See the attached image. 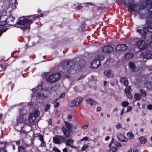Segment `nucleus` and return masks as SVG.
<instances>
[{
	"mask_svg": "<svg viewBox=\"0 0 152 152\" xmlns=\"http://www.w3.org/2000/svg\"><path fill=\"white\" fill-rule=\"evenodd\" d=\"M43 14H41L37 16L35 15L27 16L26 17V18L23 17L22 19L19 20L16 23V24L18 25L17 27L21 28L23 31H25L26 29L30 28L31 24L33 23V21L36 19L43 17Z\"/></svg>",
	"mask_w": 152,
	"mask_h": 152,
	"instance_id": "f257e3e1",
	"label": "nucleus"
},
{
	"mask_svg": "<svg viewBox=\"0 0 152 152\" xmlns=\"http://www.w3.org/2000/svg\"><path fill=\"white\" fill-rule=\"evenodd\" d=\"M66 127L63 126L61 127V130L65 138L68 139L70 137V132L72 129V124L66 121H64Z\"/></svg>",
	"mask_w": 152,
	"mask_h": 152,
	"instance_id": "f03ea898",
	"label": "nucleus"
},
{
	"mask_svg": "<svg viewBox=\"0 0 152 152\" xmlns=\"http://www.w3.org/2000/svg\"><path fill=\"white\" fill-rule=\"evenodd\" d=\"M61 74L59 73H56L50 75L47 79V81L50 83H53L61 78Z\"/></svg>",
	"mask_w": 152,
	"mask_h": 152,
	"instance_id": "7ed1b4c3",
	"label": "nucleus"
},
{
	"mask_svg": "<svg viewBox=\"0 0 152 152\" xmlns=\"http://www.w3.org/2000/svg\"><path fill=\"white\" fill-rule=\"evenodd\" d=\"M142 7L138 4H130L128 6V11L130 13L133 12H139L141 9Z\"/></svg>",
	"mask_w": 152,
	"mask_h": 152,
	"instance_id": "20e7f679",
	"label": "nucleus"
},
{
	"mask_svg": "<svg viewBox=\"0 0 152 152\" xmlns=\"http://www.w3.org/2000/svg\"><path fill=\"white\" fill-rule=\"evenodd\" d=\"M53 141L55 144H59L63 143L65 141L66 139L63 136L61 135H56L53 137Z\"/></svg>",
	"mask_w": 152,
	"mask_h": 152,
	"instance_id": "39448f33",
	"label": "nucleus"
},
{
	"mask_svg": "<svg viewBox=\"0 0 152 152\" xmlns=\"http://www.w3.org/2000/svg\"><path fill=\"white\" fill-rule=\"evenodd\" d=\"M136 45L140 51L145 50L147 48V45L145 41L142 40L138 41L136 43Z\"/></svg>",
	"mask_w": 152,
	"mask_h": 152,
	"instance_id": "423d86ee",
	"label": "nucleus"
},
{
	"mask_svg": "<svg viewBox=\"0 0 152 152\" xmlns=\"http://www.w3.org/2000/svg\"><path fill=\"white\" fill-rule=\"evenodd\" d=\"M74 65V63L72 61H67L65 66H63L62 67L65 72H68Z\"/></svg>",
	"mask_w": 152,
	"mask_h": 152,
	"instance_id": "0eeeda50",
	"label": "nucleus"
},
{
	"mask_svg": "<svg viewBox=\"0 0 152 152\" xmlns=\"http://www.w3.org/2000/svg\"><path fill=\"white\" fill-rule=\"evenodd\" d=\"M38 95L39 97L47 98L51 96V92L50 90L46 89L44 93H41V92H38Z\"/></svg>",
	"mask_w": 152,
	"mask_h": 152,
	"instance_id": "6e6552de",
	"label": "nucleus"
},
{
	"mask_svg": "<svg viewBox=\"0 0 152 152\" xmlns=\"http://www.w3.org/2000/svg\"><path fill=\"white\" fill-rule=\"evenodd\" d=\"M114 48L111 45H106L102 49V51L105 53H110L113 51Z\"/></svg>",
	"mask_w": 152,
	"mask_h": 152,
	"instance_id": "1a4fd4ad",
	"label": "nucleus"
},
{
	"mask_svg": "<svg viewBox=\"0 0 152 152\" xmlns=\"http://www.w3.org/2000/svg\"><path fill=\"white\" fill-rule=\"evenodd\" d=\"M101 65V62L96 59L93 61L91 63V67L93 68H96L98 67Z\"/></svg>",
	"mask_w": 152,
	"mask_h": 152,
	"instance_id": "9d476101",
	"label": "nucleus"
},
{
	"mask_svg": "<svg viewBox=\"0 0 152 152\" xmlns=\"http://www.w3.org/2000/svg\"><path fill=\"white\" fill-rule=\"evenodd\" d=\"M141 56L144 58L148 59L151 57V53L150 51L146 50L145 51L141 53Z\"/></svg>",
	"mask_w": 152,
	"mask_h": 152,
	"instance_id": "9b49d317",
	"label": "nucleus"
},
{
	"mask_svg": "<svg viewBox=\"0 0 152 152\" xmlns=\"http://www.w3.org/2000/svg\"><path fill=\"white\" fill-rule=\"evenodd\" d=\"M117 137L119 141L122 142H126L128 139L125 136L121 133H118L117 134Z\"/></svg>",
	"mask_w": 152,
	"mask_h": 152,
	"instance_id": "f8f14e48",
	"label": "nucleus"
},
{
	"mask_svg": "<svg viewBox=\"0 0 152 152\" xmlns=\"http://www.w3.org/2000/svg\"><path fill=\"white\" fill-rule=\"evenodd\" d=\"M137 31L141 35L142 37L143 38L145 39L146 38L147 33L144 30L139 29L137 30Z\"/></svg>",
	"mask_w": 152,
	"mask_h": 152,
	"instance_id": "ddd939ff",
	"label": "nucleus"
},
{
	"mask_svg": "<svg viewBox=\"0 0 152 152\" xmlns=\"http://www.w3.org/2000/svg\"><path fill=\"white\" fill-rule=\"evenodd\" d=\"M86 102L87 104H90L91 105H95L97 104V102L95 100L90 98L87 99Z\"/></svg>",
	"mask_w": 152,
	"mask_h": 152,
	"instance_id": "4468645a",
	"label": "nucleus"
},
{
	"mask_svg": "<svg viewBox=\"0 0 152 152\" xmlns=\"http://www.w3.org/2000/svg\"><path fill=\"white\" fill-rule=\"evenodd\" d=\"M149 24L147 26L143 27L142 28L146 31L152 33V22H150Z\"/></svg>",
	"mask_w": 152,
	"mask_h": 152,
	"instance_id": "2eb2a0df",
	"label": "nucleus"
},
{
	"mask_svg": "<svg viewBox=\"0 0 152 152\" xmlns=\"http://www.w3.org/2000/svg\"><path fill=\"white\" fill-rule=\"evenodd\" d=\"M151 0V1L149 0L146 1V3L148 8H149V11H150L151 13V16L152 18V0Z\"/></svg>",
	"mask_w": 152,
	"mask_h": 152,
	"instance_id": "dca6fc26",
	"label": "nucleus"
},
{
	"mask_svg": "<svg viewBox=\"0 0 152 152\" xmlns=\"http://www.w3.org/2000/svg\"><path fill=\"white\" fill-rule=\"evenodd\" d=\"M120 82L124 84V86H128L129 84V81L128 79L125 77H122L120 78Z\"/></svg>",
	"mask_w": 152,
	"mask_h": 152,
	"instance_id": "f3484780",
	"label": "nucleus"
},
{
	"mask_svg": "<svg viewBox=\"0 0 152 152\" xmlns=\"http://www.w3.org/2000/svg\"><path fill=\"white\" fill-rule=\"evenodd\" d=\"M129 68L131 69V71L132 72H135V69L136 66L133 62H130L129 64Z\"/></svg>",
	"mask_w": 152,
	"mask_h": 152,
	"instance_id": "a211bd4d",
	"label": "nucleus"
},
{
	"mask_svg": "<svg viewBox=\"0 0 152 152\" xmlns=\"http://www.w3.org/2000/svg\"><path fill=\"white\" fill-rule=\"evenodd\" d=\"M15 18L14 17L12 16L8 18L7 20V23H9L10 25H13L14 24V21L15 20Z\"/></svg>",
	"mask_w": 152,
	"mask_h": 152,
	"instance_id": "6ab92c4d",
	"label": "nucleus"
},
{
	"mask_svg": "<svg viewBox=\"0 0 152 152\" xmlns=\"http://www.w3.org/2000/svg\"><path fill=\"white\" fill-rule=\"evenodd\" d=\"M134 56V54L132 53H128L126 54L125 55V58L127 59H129L132 58Z\"/></svg>",
	"mask_w": 152,
	"mask_h": 152,
	"instance_id": "aec40b11",
	"label": "nucleus"
},
{
	"mask_svg": "<svg viewBox=\"0 0 152 152\" xmlns=\"http://www.w3.org/2000/svg\"><path fill=\"white\" fill-rule=\"evenodd\" d=\"M104 75L108 78L112 77V75L111 74V71L110 69L108 70H105L104 72Z\"/></svg>",
	"mask_w": 152,
	"mask_h": 152,
	"instance_id": "412c9836",
	"label": "nucleus"
},
{
	"mask_svg": "<svg viewBox=\"0 0 152 152\" xmlns=\"http://www.w3.org/2000/svg\"><path fill=\"white\" fill-rule=\"evenodd\" d=\"M86 61L83 60L81 59L78 62L79 66L81 68H83L85 66Z\"/></svg>",
	"mask_w": 152,
	"mask_h": 152,
	"instance_id": "4be33fe9",
	"label": "nucleus"
},
{
	"mask_svg": "<svg viewBox=\"0 0 152 152\" xmlns=\"http://www.w3.org/2000/svg\"><path fill=\"white\" fill-rule=\"evenodd\" d=\"M152 83L151 81H147L144 84V86L147 89H150L151 88Z\"/></svg>",
	"mask_w": 152,
	"mask_h": 152,
	"instance_id": "5701e85b",
	"label": "nucleus"
},
{
	"mask_svg": "<svg viewBox=\"0 0 152 152\" xmlns=\"http://www.w3.org/2000/svg\"><path fill=\"white\" fill-rule=\"evenodd\" d=\"M76 102H77V101L75 100V99L71 101L69 103V106L71 107H73L77 105Z\"/></svg>",
	"mask_w": 152,
	"mask_h": 152,
	"instance_id": "b1692460",
	"label": "nucleus"
},
{
	"mask_svg": "<svg viewBox=\"0 0 152 152\" xmlns=\"http://www.w3.org/2000/svg\"><path fill=\"white\" fill-rule=\"evenodd\" d=\"M140 142L141 143L145 144L147 142L146 138L144 137H140L139 138Z\"/></svg>",
	"mask_w": 152,
	"mask_h": 152,
	"instance_id": "393cba45",
	"label": "nucleus"
},
{
	"mask_svg": "<svg viewBox=\"0 0 152 152\" xmlns=\"http://www.w3.org/2000/svg\"><path fill=\"white\" fill-rule=\"evenodd\" d=\"M17 152H26L25 148L21 146H19L18 147Z\"/></svg>",
	"mask_w": 152,
	"mask_h": 152,
	"instance_id": "a878e982",
	"label": "nucleus"
},
{
	"mask_svg": "<svg viewBox=\"0 0 152 152\" xmlns=\"http://www.w3.org/2000/svg\"><path fill=\"white\" fill-rule=\"evenodd\" d=\"M126 135L130 140L132 139L134 137V135L132 132H128L126 134Z\"/></svg>",
	"mask_w": 152,
	"mask_h": 152,
	"instance_id": "bb28decb",
	"label": "nucleus"
},
{
	"mask_svg": "<svg viewBox=\"0 0 152 152\" xmlns=\"http://www.w3.org/2000/svg\"><path fill=\"white\" fill-rule=\"evenodd\" d=\"M134 97L137 100H140L142 98V96L139 93H135L134 95Z\"/></svg>",
	"mask_w": 152,
	"mask_h": 152,
	"instance_id": "cd10ccee",
	"label": "nucleus"
},
{
	"mask_svg": "<svg viewBox=\"0 0 152 152\" xmlns=\"http://www.w3.org/2000/svg\"><path fill=\"white\" fill-rule=\"evenodd\" d=\"M66 140V143L67 145H70L73 142V140L71 138H69L67 140Z\"/></svg>",
	"mask_w": 152,
	"mask_h": 152,
	"instance_id": "c85d7f7f",
	"label": "nucleus"
},
{
	"mask_svg": "<svg viewBox=\"0 0 152 152\" xmlns=\"http://www.w3.org/2000/svg\"><path fill=\"white\" fill-rule=\"evenodd\" d=\"M140 93L141 94V95L145 97L146 96V92L143 89H141L140 91Z\"/></svg>",
	"mask_w": 152,
	"mask_h": 152,
	"instance_id": "c756f323",
	"label": "nucleus"
},
{
	"mask_svg": "<svg viewBox=\"0 0 152 152\" xmlns=\"http://www.w3.org/2000/svg\"><path fill=\"white\" fill-rule=\"evenodd\" d=\"M121 47V49L122 51H124L126 50L128 48V46L124 44H120Z\"/></svg>",
	"mask_w": 152,
	"mask_h": 152,
	"instance_id": "7c9ffc66",
	"label": "nucleus"
},
{
	"mask_svg": "<svg viewBox=\"0 0 152 152\" xmlns=\"http://www.w3.org/2000/svg\"><path fill=\"white\" fill-rule=\"evenodd\" d=\"M118 148L115 146H113L110 147L109 152H115L117 150Z\"/></svg>",
	"mask_w": 152,
	"mask_h": 152,
	"instance_id": "2f4dec72",
	"label": "nucleus"
},
{
	"mask_svg": "<svg viewBox=\"0 0 152 152\" xmlns=\"http://www.w3.org/2000/svg\"><path fill=\"white\" fill-rule=\"evenodd\" d=\"M132 91V90L131 87L129 86H128L126 87L125 89V91L126 94L130 93Z\"/></svg>",
	"mask_w": 152,
	"mask_h": 152,
	"instance_id": "473e14b6",
	"label": "nucleus"
},
{
	"mask_svg": "<svg viewBox=\"0 0 152 152\" xmlns=\"http://www.w3.org/2000/svg\"><path fill=\"white\" fill-rule=\"evenodd\" d=\"M75 99L77 101L76 102L77 103V105L82 102L83 99V98L81 97H79Z\"/></svg>",
	"mask_w": 152,
	"mask_h": 152,
	"instance_id": "72a5a7b5",
	"label": "nucleus"
},
{
	"mask_svg": "<svg viewBox=\"0 0 152 152\" xmlns=\"http://www.w3.org/2000/svg\"><path fill=\"white\" fill-rule=\"evenodd\" d=\"M129 103L126 101H124L121 103L122 106L124 107H126L129 105Z\"/></svg>",
	"mask_w": 152,
	"mask_h": 152,
	"instance_id": "f704fd0d",
	"label": "nucleus"
},
{
	"mask_svg": "<svg viewBox=\"0 0 152 152\" xmlns=\"http://www.w3.org/2000/svg\"><path fill=\"white\" fill-rule=\"evenodd\" d=\"M104 58V57L102 55H99L98 56V58L96 59L97 60H99V62H100L101 61L103 60Z\"/></svg>",
	"mask_w": 152,
	"mask_h": 152,
	"instance_id": "c9c22d12",
	"label": "nucleus"
},
{
	"mask_svg": "<svg viewBox=\"0 0 152 152\" xmlns=\"http://www.w3.org/2000/svg\"><path fill=\"white\" fill-rule=\"evenodd\" d=\"M37 137H38L39 138V140L41 141H44V139L43 136L40 134H37Z\"/></svg>",
	"mask_w": 152,
	"mask_h": 152,
	"instance_id": "e433bc0d",
	"label": "nucleus"
},
{
	"mask_svg": "<svg viewBox=\"0 0 152 152\" xmlns=\"http://www.w3.org/2000/svg\"><path fill=\"white\" fill-rule=\"evenodd\" d=\"M121 48V47L120 46V44L116 46V47L115 50L117 51H122Z\"/></svg>",
	"mask_w": 152,
	"mask_h": 152,
	"instance_id": "4c0bfd02",
	"label": "nucleus"
},
{
	"mask_svg": "<svg viewBox=\"0 0 152 152\" xmlns=\"http://www.w3.org/2000/svg\"><path fill=\"white\" fill-rule=\"evenodd\" d=\"M9 84L8 85V86H10L11 88V91H12L13 88H14L15 86V84L14 83H12L11 82L9 83Z\"/></svg>",
	"mask_w": 152,
	"mask_h": 152,
	"instance_id": "58836bf2",
	"label": "nucleus"
},
{
	"mask_svg": "<svg viewBox=\"0 0 152 152\" xmlns=\"http://www.w3.org/2000/svg\"><path fill=\"white\" fill-rule=\"evenodd\" d=\"M50 105L49 104H47L44 110L45 111H48L50 109Z\"/></svg>",
	"mask_w": 152,
	"mask_h": 152,
	"instance_id": "ea45409f",
	"label": "nucleus"
},
{
	"mask_svg": "<svg viewBox=\"0 0 152 152\" xmlns=\"http://www.w3.org/2000/svg\"><path fill=\"white\" fill-rule=\"evenodd\" d=\"M114 144L117 147H121V144L116 141H115L114 142Z\"/></svg>",
	"mask_w": 152,
	"mask_h": 152,
	"instance_id": "a19ab883",
	"label": "nucleus"
},
{
	"mask_svg": "<svg viewBox=\"0 0 152 152\" xmlns=\"http://www.w3.org/2000/svg\"><path fill=\"white\" fill-rule=\"evenodd\" d=\"M7 23V22L5 20L1 21L0 22V26H4L5 25H6Z\"/></svg>",
	"mask_w": 152,
	"mask_h": 152,
	"instance_id": "79ce46f5",
	"label": "nucleus"
},
{
	"mask_svg": "<svg viewBox=\"0 0 152 152\" xmlns=\"http://www.w3.org/2000/svg\"><path fill=\"white\" fill-rule=\"evenodd\" d=\"M40 144V146L41 147H45L46 146V144L45 142L44 141H41Z\"/></svg>",
	"mask_w": 152,
	"mask_h": 152,
	"instance_id": "37998d69",
	"label": "nucleus"
},
{
	"mask_svg": "<svg viewBox=\"0 0 152 152\" xmlns=\"http://www.w3.org/2000/svg\"><path fill=\"white\" fill-rule=\"evenodd\" d=\"M54 106L55 107L57 108L60 105V103L58 102H56L55 103H54Z\"/></svg>",
	"mask_w": 152,
	"mask_h": 152,
	"instance_id": "c03bdc74",
	"label": "nucleus"
},
{
	"mask_svg": "<svg viewBox=\"0 0 152 152\" xmlns=\"http://www.w3.org/2000/svg\"><path fill=\"white\" fill-rule=\"evenodd\" d=\"M126 94L128 98L131 99L133 98L132 95L131 93Z\"/></svg>",
	"mask_w": 152,
	"mask_h": 152,
	"instance_id": "a18cd8bd",
	"label": "nucleus"
},
{
	"mask_svg": "<svg viewBox=\"0 0 152 152\" xmlns=\"http://www.w3.org/2000/svg\"><path fill=\"white\" fill-rule=\"evenodd\" d=\"M88 147V145H84L81 148V150L82 151H84Z\"/></svg>",
	"mask_w": 152,
	"mask_h": 152,
	"instance_id": "49530a36",
	"label": "nucleus"
},
{
	"mask_svg": "<svg viewBox=\"0 0 152 152\" xmlns=\"http://www.w3.org/2000/svg\"><path fill=\"white\" fill-rule=\"evenodd\" d=\"M115 126L116 129H119L120 128H121V125L118 123L115 125Z\"/></svg>",
	"mask_w": 152,
	"mask_h": 152,
	"instance_id": "de8ad7c7",
	"label": "nucleus"
},
{
	"mask_svg": "<svg viewBox=\"0 0 152 152\" xmlns=\"http://www.w3.org/2000/svg\"><path fill=\"white\" fill-rule=\"evenodd\" d=\"M88 140V138L87 137H83L82 139L80 140V141L82 142L84 140L87 141Z\"/></svg>",
	"mask_w": 152,
	"mask_h": 152,
	"instance_id": "09e8293b",
	"label": "nucleus"
},
{
	"mask_svg": "<svg viewBox=\"0 0 152 152\" xmlns=\"http://www.w3.org/2000/svg\"><path fill=\"white\" fill-rule=\"evenodd\" d=\"M15 142L16 144L18 146L20 145V142L19 140H18L17 141H14L12 142V143H13L14 142Z\"/></svg>",
	"mask_w": 152,
	"mask_h": 152,
	"instance_id": "8fccbe9b",
	"label": "nucleus"
},
{
	"mask_svg": "<svg viewBox=\"0 0 152 152\" xmlns=\"http://www.w3.org/2000/svg\"><path fill=\"white\" fill-rule=\"evenodd\" d=\"M132 109V107L131 106H129L127 107V108L126 112H129Z\"/></svg>",
	"mask_w": 152,
	"mask_h": 152,
	"instance_id": "3c124183",
	"label": "nucleus"
},
{
	"mask_svg": "<svg viewBox=\"0 0 152 152\" xmlns=\"http://www.w3.org/2000/svg\"><path fill=\"white\" fill-rule=\"evenodd\" d=\"M147 108L149 110H152V104H149L147 106Z\"/></svg>",
	"mask_w": 152,
	"mask_h": 152,
	"instance_id": "603ef678",
	"label": "nucleus"
},
{
	"mask_svg": "<svg viewBox=\"0 0 152 152\" xmlns=\"http://www.w3.org/2000/svg\"><path fill=\"white\" fill-rule=\"evenodd\" d=\"M88 126H89V124H86L85 125L82 126V128L83 129H86L88 127Z\"/></svg>",
	"mask_w": 152,
	"mask_h": 152,
	"instance_id": "864d4df0",
	"label": "nucleus"
},
{
	"mask_svg": "<svg viewBox=\"0 0 152 152\" xmlns=\"http://www.w3.org/2000/svg\"><path fill=\"white\" fill-rule=\"evenodd\" d=\"M8 28H7L6 27H5L2 28V31L3 32H5L8 29Z\"/></svg>",
	"mask_w": 152,
	"mask_h": 152,
	"instance_id": "5fc2aeb1",
	"label": "nucleus"
},
{
	"mask_svg": "<svg viewBox=\"0 0 152 152\" xmlns=\"http://www.w3.org/2000/svg\"><path fill=\"white\" fill-rule=\"evenodd\" d=\"M53 150L56 152H61V151L59 150L58 148L55 147L53 148Z\"/></svg>",
	"mask_w": 152,
	"mask_h": 152,
	"instance_id": "6e6d98bb",
	"label": "nucleus"
},
{
	"mask_svg": "<svg viewBox=\"0 0 152 152\" xmlns=\"http://www.w3.org/2000/svg\"><path fill=\"white\" fill-rule=\"evenodd\" d=\"M85 77V76L84 75H82V76H80L78 78V80H80L81 79H82V78H84Z\"/></svg>",
	"mask_w": 152,
	"mask_h": 152,
	"instance_id": "4d7b16f0",
	"label": "nucleus"
},
{
	"mask_svg": "<svg viewBox=\"0 0 152 152\" xmlns=\"http://www.w3.org/2000/svg\"><path fill=\"white\" fill-rule=\"evenodd\" d=\"M72 115L71 114H69L67 116V118L68 119H70L72 118Z\"/></svg>",
	"mask_w": 152,
	"mask_h": 152,
	"instance_id": "13d9d810",
	"label": "nucleus"
},
{
	"mask_svg": "<svg viewBox=\"0 0 152 152\" xmlns=\"http://www.w3.org/2000/svg\"><path fill=\"white\" fill-rule=\"evenodd\" d=\"M64 96H65V94L64 93H62V94H61L60 95V96L59 97V98H63Z\"/></svg>",
	"mask_w": 152,
	"mask_h": 152,
	"instance_id": "bf43d9fd",
	"label": "nucleus"
},
{
	"mask_svg": "<svg viewBox=\"0 0 152 152\" xmlns=\"http://www.w3.org/2000/svg\"><path fill=\"white\" fill-rule=\"evenodd\" d=\"M124 108H123V109H122L121 111V115H123V114L124 113Z\"/></svg>",
	"mask_w": 152,
	"mask_h": 152,
	"instance_id": "052dcab7",
	"label": "nucleus"
},
{
	"mask_svg": "<svg viewBox=\"0 0 152 152\" xmlns=\"http://www.w3.org/2000/svg\"><path fill=\"white\" fill-rule=\"evenodd\" d=\"M150 38L151 39V41L150 42V45L151 47H152V36H150Z\"/></svg>",
	"mask_w": 152,
	"mask_h": 152,
	"instance_id": "680f3d73",
	"label": "nucleus"
},
{
	"mask_svg": "<svg viewBox=\"0 0 152 152\" xmlns=\"http://www.w3.org/2000/svg\"><path fill=\"white\" fill-rule=\"evenodd\" d=\"M101 110V108L100 107H97V111L98 112L100 111Z\"/></svg>",
	"mask_w": 152,
	"mask_h": 152,
	"instance_id": "e2e57ef3",
	"label": "nucleus"
},
{
	"mask_svg": "<svg viewBox=\"0 0 152 152\" xmlns=\"http://www.w3.org/2000/svg\"><path fill=\"white\" fill-rule=\"evenodd\" d=\"M34 115H35L37 117L39 115L38 113L37 112H34Z\"/></svg>",
	"mask_w": 152,
	"mask_h": 152,
	"instance_id": "0e129e2a",
	"label": "nucleus"
},
{
	"mask_svg": "<svg viewBox=\"0 0 152 152\" xmlns=\"http://www.w3.org/2000/svg\"><path fill=\"white\" fill-rule=\"evenodd\" d=\"M63 152H67V149L66 148H65L63 150Z\"/></svg>",
	"mask_w": 152,
	"mask_h": 152,
	"instance_id": "69168bd1",
	"label": "nucleus"
},
{
	"mask_svg": "<svg viewBox=\"0 0 152 152\" xmlns=\"http://www.w3.org/2000/svg\"><path fill=\"white\" fill-rule=\"evenodd\" d=\"M118 109L117 107H116V108H115L113 110V112H114L115 111H118Z\"/></svg>",
	"mask_w": 152,
	"mask_h": 152,
	"instance_id": "338daca9",
	"label": "nucleus"
},
{
	"mask_svg": "<svg viewBox=\"0 0 152 152\" xmlns=\"http://www.w3.org/2000/svg\"><path fill=\"white\" fill-rule=\"evenodd\" d=\"M109 138H110V137L108 136H107L105 137V140L106 141H107L109 140Z\"/></svg>",
	"mask_w": 152,
	"mask_h": 152,
	"instance_id": "774afa93",
	"label": "nucleus"
}]
</instances>
